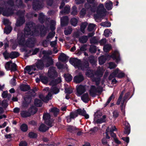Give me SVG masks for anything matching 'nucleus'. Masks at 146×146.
Segmentation results:
<instances>
[{"mask_svg": "<svg viewBox=\"0 0 146 146\" xmlns=\"http://www.w3.org/2000/svg\"><path fill=\"white\" fill-rule=\"evenodd\" d=\"M34 24L31 22H30L26 25L25 29L24 34L19 32L18 34L17 39V45L22 46H27L28 45L33 44L34 43L35 39L33 37L30 38L33 35L38 36L39 35V32L38 29L33 27Z\"/></svg>", "mask_w": 146, "mask_h": 146, "instance_id": "f257e3e1", "label": "nucleus"}, {"mask_svg": "<svg viewBox=\"0 0 146 146\" xmlns=\"http://www.w3.org/2000/svg\"><path fill=\"white\" fill-rule=\"evenodd\" d=\"M85 66L83 68L85 69L84 70H87L86 73V75L88 77H90L93 80L96 82V84L98 85L100 80V78L102 77L104 72V70L102 68H98L97 71L94 75L92 71L88 68L89 63L86 62Z\"/></svg>", "mask_w": 146, "mask_h": 146, "instance_id": "f03ea898", "label": "nucleus"}, {"mask_svg": "<svg viewBox=\"0 0 146 146\" xmlns=\"http://www.w3.org/2000/svg\"><path fill=\"white\" fill-rule=\"evenodd\" d=\"M124 92V91H123L121 92L118 99L116 104L117 105H119L121 104V110L123 112V115H125V112L124 110L126 103L125 100L127 99L128 96L129 94V93L128 92L126 93L125 96L123 98V96Z\"/></svg>", "mask_w": 146, "mask_h": 146, "instance_id": "7ed1b4c3", "label": "nucleus"}, {"mask_svg": "<svg viewBox=\"0 0 146 146\" xmlns=\"http://www.w3.org/2000/svg\"><path fill=\"white\" fill-rule=\"evenodd\" d=\"M94 116L93 122L95 124H100L105 121L106 116H102V113L100 112L95 113Z\"/></svg>", "mask_w": 146, "mask_h": 146, "instance_id": "20e7f679", "label": "nucleus"}, {"mask_svg": "<svg viewBox=\"0 0 146 146\" xmlns=\"http://www.w3.org/2000/svg\"><path fill=\"white\" fill-rule=\"evenodd\" d=\"M69 62L76 68H78L79 69H81L82 70L85 69L83 68L85 66L86 63H84L82 65H81L80 61L77 58H71L69 60Z\"/></svg>", "mask_w": 146, "mask_h": 146, "instance_id": "39448f33", "label": "nucleus"}, {"mask_svg": "<svg viewBox=\"0 0 146 146\" xmlns=\"http://www.w3.org/2000/svg\"><path fill=\"white\" fill-rule=\"evenodd\" d=\"M78 114L84 116L86 119L89 118V115L86 113V112L84 110V109L83 110L79 109L77 110L76 112L71 113L70 116L72 119H74L78 116Z\"/></svg>", "mask_w": 146, "mask_h": 146, "instance_id": "423d86ee", "label": "nucleus"}, {"mask_svg": "<svg viewBox=\"0 0 146 146\" xmlns=\"http://www.w3.org/2000/svg\"><path fill=\"white\" fill-rule=\"evenodd\" d=\"M61 82V79L60 77H59L57 79L52 80L50 82L49 84L52 86L51 89V92H52L54 94H56L59 92V89L56 87H54V86L60 83Z\"/></svg>", "mask_w": 146, "mask_h": 146, "instance_id": "0eeeda50", "label": "nucleus"}, {"mask_svg": "<svg viewBox=\"0 0 146 146\" xmlns=\"http://www.w3.org/2000/svg\"><path fill=\"white\" fill-rule=\"evenodd\" d=\"M96 12L97 14L95 15V17L96 18L102 17L104 15L106 12L103 4H100L97 8Z\"/></svg>", "mask_w": 146, "mask_h": 146, "instance_id": "6e6552de", "label": "nucleus"}, {"mask_svg": "<svg viewBox=\"0 0 146 146\" xmlns=\"http://www.w3.org/2000/svg\"><path fill=\"white\" fill-rule=\"evenodd\" d=\"M3 55L5 59H7L9 58L12 59L17 58L19 56V53L17 52L13 51L11 52L10 53L8 52L7 51L4 52Z\"/></svg>", "mask_w": 146, "mask_h": 146, "instance_id": "1a4fd4ad", "label": "nucleus"}, {"mask_svg": "<svg viewBox=\"0 0 146 146\" xmlns=\"http://www.w3.org/2000/svg\"><path fill=\"white\" fill-rule=\"evenodd\" d=\"M102 88L101 87L96 88L94 86H91L89 90L90 94L92 96H95L98 93L101 92L102 91Z\"/></svg>", "mask_w": 146, "mask_h": 146, "instance_id": "9d476101", "label": "nucleus"}, {"mask_svg": "<svg viewBox=\"0 0 146 146\" xmlns=\"http://www.w3.org/2000/svg\"><path fill=\"white\" fill-rule=\"evenodd\" d=\"M43 90L46 91H48L49 92L48 95L46 97H45L42 94H40L39 96V97L42 101L44 102H46L51 98L52 95L51 90H49V88L48 87H46L44 88L43 89Z\"/></svg>", "mask_w": 146, "mask_h": 146, "instance_id": "9b49d317", "label": "nucleus"}, {"mask_svg": "<svg viewBox=\"0 0 146 146\" xmlns=\"http://www.w3.org/2000/svg\"><path fill=\"white\" fill-rule=\"evenodd\" d=\"M5 68L7 70H16V65L11 60L5 63Z\"/></svg>", "mask_w": 146, "mask_h": 146, "instance_id": "f8f14e48", "label": "nucleus"}, {"mask_svg": "<svg viewBox=\"0 0 146 146\" xmlns=\"http://www.w3.org/2000/svg\"><path fill=\"white\" fill-rule=\"evenodd\" d=\"M94 0H87L88 3L85 5V7L88 9H89L92 12H94L96 10V7L93 4Z\"/></svg>", "mask_w": 146, "mask_h": 146, "instance_id": "ddd939ff", "label": "nucleus"}, {"mask_svg": "<svg viewBox=\"0 0 146 146\" xmlns=\"http://www.w3.org/2000/svg\"><path fill=\"white\" fill-rule=\"evenodd\" d=\"M50 115L48 113H45L43 116V119L45 120L46 123L50 127L53 125V121L50 119Z\"/></svg>", "mask_w": 146, "mask_h": 146, "instance_id": "4468645a", "label": "nucleus"}, {"mask_svg": "<svg viewBox=\"0 0 146 146\" xmlns=\"http://www.w3.org/2000/svg\"><path fill=\"white\" fill-rule=\"evenodd\" d=\"M55 69V68L53 67L49 68L47 74L49 78L52 79L56 77L57 73Z\"/></svg>", "mask_w": 146, "mask_h": 146, "instance_id": "2eb2a0df", "label": "nucleus"}, {"mask_svg": "<svg viewBox=\"0 0 146 146\" xmlns=\"http://www.w3.org/2000/svg\"><path fill=\"white\" fill-rule=\"evenodd\" d=\"M36 70L37 69L35 65L31 66H27L25 68L24 72L25 73H27L31 75L34 73V71Z\"/></svg>", "mask_w": 146, "mask_h": 146, "instance_id": "dca6fc26", "label": "nucleus"}, {"mask_svg": "<svg viewBox=\"0 0 146 146\" xmlns=\"http://www.w3.org/2000/svg\"><path fill=\"white\" fill-rule=\"evenodd\" d=\"M87 86H85L80 85L76 87V90L77 93V95L79 96L84 92L86 89Z\"/></svg>", "mask_w": 146, "mask_h": 146, "instance_id": "f3484780", "label": "nucleus"}, {"mask_svg": "<svg viewBox=\"0 0 146 146\" xmlns=\"http://www.w3.org/2000/svg\"><path fill=\"white\" fill-rule=\"evenodd\" d=\"M30 47L31 46H20V50L21 52H24V56L25 57L29 56Z\"/></svg>", "mask_w": 146, "mask_h": 146, "instance_id": "a211bd4d", "label": "nucleus"}, {"mask_svg": "<svg viewBox=\"0 0 146 146\" xmlns=\"http://www.w3.org/2000/svg\"><path fill=\"white\" fill-rule=\"evenodd\" d=\"M17 14L18 15H21V17H20L19 19H18L16 23V25L17 26H20L23 24L25 21V19L23 17V13H21L20 11L18 12Z\"/></svg>", "mask_w": 146, "mask_h": 146, "instance_id": "6ab92c4d", "label": "nucleus"}, {"mask_svg": "<svg viewBox=\"0 0 146 146\" xmlns=\"http://www.w3.org/2000/svg\"><path fill=\"white\" fill-rule=\"evenodd\" d=\"M111 57L113 60H115L116 62L118 63L120 60V58L119 57V54L118 51L117 50L114 51Z\"/></svg>", "mask_w": 146, "mask_h": 146, "instance_id": "aec40b11", "label": "nucleus"}, {"mask_svg": "<svg viewBox=\"0 0 146 146\" xmlns=\"http://www.w3.org/2000/svg\"><path fill=\"white\" fill-rule=\"evenodd\" d=\"M42 5L39 0H36L34 2L33 5V9L35 10L42 8Z\"/></svg>", "mask_w": 146, "mask_h": 146, "instance_id": "412c9836", "label": "nucleus"}, {"mask_svg": "<svg viewBox=\"0 0 146 146\" xmlns=\"http://www.w3.org/2000/svg\"><path fill=\"white\" fill-rule=\"evenodd\" d=\"M30 49L29 56L36 54L39 50V48H35L33 46L30 47Z\"/></svg>", "mask_w": 146, "mask_h": 146, "instance_id": "4be33fe9", "label": "nucleus"}, {"mask_svg": "<svg viewBox=\"0 0 146 146\" xmlns=\"http://www.w3.org/2000/svg\"><path fill=\"white\" fill-rule=\"evenodd\" d=\"M84 79V78L82 75L81 73L76 76L74 78V80L76 83H79Z\"/></svg>", "mask_w": 146, "mask_h": 146, "instance_id": "5701e85b", "label": "nucleus"}, {"mask_svg": "<svg viewBox=\"0 0 146 146\" xmlns=\"http://www.w3.org/2000/svg\"><path fill=\"white\" fill-rule=\"evenodd\" d=\"M35 65L36 68H37L38 69L40 70L42 69L44 66L43 61L42 60H38L36 63Z\"/></svg>", "mask_w": 146, "mask_h": 146, "instance_id": "b1692460", "label": "nucleus"}, {"mask_svg": "<svg viewBox=\"0 0 146 146\" xmlns=\"http://www.w3.org/2000/svg\"><path fill=\"white\" fill-rule=\"evenodd\" d=\"M119 69L118 68H117L111 74L109 77V80H111L113 78L115 77H118V75L119 73Z\"/></svg>", "mask_w": 146, "mask_h": 146, "instance_id": "393cba45", "label": "nucleus"}, {"mask_svg": "<svg viewBox=\"0 0 146 146\" xmlns=\"http://www.w3.org/2000/svg\"><path fill=\"white\" fill-rule=\"evenodd\" d=\"M24 101L22 104V106L24 107H26L31 102V98L30 96H27L24 98Z\"/></svg>", "mask_w": 146, "mask_h": 146, "instance_id": "a878e982", "label": "nucleus"}, {"mask_svg": "<svg viewBox=\"0 0 146 146\" xmlns=\"http://www.w3.org/2000/svg\"><path fill=\"white\" fill-rule=\"evenodd\" d=\"M68 18L66 16L61 18V26H64L67 25L68 23Z\"/></svg>", "mask_w": 146, "mask_h": 146, "instance_id": "bb28decb", "label": "nucleus"}, {"mask_svg": "<svg viewBox=\"0 0 146 146\" xmlns=\"http://www.w3.org/2000/svg\"><path fill=\"white\" fill-rule=\"evenodd\" d=\"M81 99L84 102H88L90 100L88 94V93L84 94L81 97Z\"/></svg>", "mask_w": 146, "mask_h": 146, "instance_id": "cd10ccee", "label": "nucleus"}, {"mask_svg": "<svg viewBox=\"0 0 146 146\" xmlns=\"http://www.w3.org/2000/svg\"><path fill=\"white\" fill-rule=\"evenodd\" d=\"M125 131L124 132L125 134L128 135L130 133V125L129 124L127 123H125Z\"/></svg>", "mask_w": 146, "mask_h": 146, "instance_id": "c85d7f7f", "label": "nucleus"}, {"mask_svg": "<svg viewBox=\"0 0 146 146\" xmlns=\"http://www.w3.org/2000/svg\"><path fill=\"white\" fill-rule=\"evenodd\" d=\"M58 59L62 62H65L68 59V58L65 54L62 53L60 54Z\"/></svg>", "mask_w": 146, "mask_h": 146, "instance_id": "c756f323", "label": "nucleus"}, {"mask_svg": "<svg viewBox=\"0 0 146 146\" xmlns=\"http://www.w3.org/2000/svg\"><path fill=\"white\" fill-rule=\"evenodd\" d=\"M49 127H46L43 124H42L39 128V130L41 132H45L48 130Z\"/></svg>", "mask_w": 146, "mask_h": 146, "instance_id": "7c9ffc66", "label": "nucleus"}, {"mask_svg": "<svg viewBox=\"0 0 146 146\" xmlns=\"http://www.w3.org/2000/svg\"><path fill=\"white\" fill-rule=\"evenodd\" d=\"M105 5L106 8L108 10H110L112 8V3L110 1L106 2Z\"/></svg>", "mask_w": 146, "mask_h": 146, "instance_id": "2f4dec72", "label": "nucleus"}, {"mask_svg": "<svg viewBox=\"0 0 146 146\" xmlns=\"http://www.w3.org/2000/svg\"><path fill=\"white\" fill-rule=\"evenodd\" d=\"M88 39V37L86 36H81L79 38V41L80 42L82 43H86Z\"/></svg>", "mask_w": 146, "mask_h": 146, "instance_id": "473e14b6", "label": "nucleus"}, {"mask_svg": "<svg viewBox=\"0 0 146 146\" xmlns=\"http://www.w3.org/2000/svg\"><path fill=\"white\" fill-rule=\"evenodd\" d=\"M106 59V56H102L99 58V63L100 65L104 64Z\"/></svg>", "mask_w": 146, "mask_h": 146, "instance_id": "72a5a7b5", "label": "nucleus"}, {"mask_svg": "<svg viewBox=\"0 0 146 146\" xmlns=\"http://www.w3.org/2000/svg\"><path fill=\"white\" fill-rule=\"evenodd\" d=\"M40 78L41 82L44 84H46L47 83L48 81L49 80V78L44 76H40Z\"/></svg>", "mask_w": 146, "mask_h": 146, "instance_id": "f704fd0d", "label": "nucleus"}, {"mask_svg": "<svg viewBox=\"0 0 146 146\" xmlns=\"http://www.w3.org/2000/svg\"><path fill=\"white\" fill-rule=\"evenodd\" d=\"M70 8L69 6H66L64 8V11H60V15H62L64 14L68 13L70 11Z\"/></svg>", "mask_w": 146, "mask_h": 146, "instance_id": "c9c22d12", "label": "nucleus"}, {"mask_svg": "<svg viewBox=\"0 0 146 146\" xmlns=\"http://www.w3.org/2000/svg\"><path fill=\"white\" fill-rule=\"evenodd\" d=\"M112 33V30L110 29H107L105 30L104 35L106 37H108Z\"/></svg>", "mask_w": 146, "mask_h": 146, "instance_id": "e433bc0d", "label": "nucleus"}, {"mask_svg": "<svg viewBox=\"0 0 146 146\" xmlns=\"http://www.w3.org/2000/svg\"><path fill=\"white\" fill-rule=\"evenodd\" d=\"M72 30V28L70 27H68L67 28H65L64 33L65 35H68L70 34Z\"/></svg>", "mask_w": 146, "mask_h": 146, "instance_id": "4c0bfd02", "label": "nucleus"}, {"mask_svg": "<svg viewBox=\"0 0 146 146\" xmlns=\"http://www.w3.org/2000/svg\"><path fill=\"white\" fill-rule=\"evenodd\" d=\"M37 108L35 106L32 107L29 110V112L30 114H34L36 113L37 111Z\"/></svg>", "mask_w": 146, "mask_h": 146, "instance_id": "58836bf2", "label": "nucleus"}, {"mask_svg": "<svg viewBox=\"0 0 146 146\" xmlns=\"http://www.w3.org/2000/svg\"><path fill=\"white\" fill-rule=\"evenodd\" d=\"M42 53L43 55V57L44 58H46V57H47L48 56L51 54L52 53V52L51 51H46L44 50L43 51Z\"/></svg>", "mask_w": 146, "mask_h": 146, "instance_id": "ea45409f", "label": "nucleus"}, {"mask_svg": "<svg viewBox=\"0 0 146 146\" xmlns=\"http://www.w3.org/2000/svg\"><path fill=\"white\" fill-rule=\"evenodd\" d=\"M110 132L111 136L113 137L115 142L118 144H120L121 143V142L116 138V135L114 133H113V132Z\"/></svg>", "mask_w": 146, "mask_h": 146, "instance_id": "a19ab883", "label": "nucleus"}, {"mask_svg": "<svg viewBox=\"0 0 146 146\" xmlns=\"http://www.w3.org/2000/svg\"><path fill=\"white\" fill-rule=\"evenodd\" d=\"M49 110L50 112H53L55 116H56L57 115L59 112V109L57 108H52Z\"/></svg>", "mask_w": 146, "mask_h": 146, "instance_id": "79ce46f5", "label": "nucleus"}, {"mask_svg": "<svg viewBox=\"0 0 146 146\" xmlns=\"http://www.w3.org/2000/svg\"><path fill=\"white\" fill-rule=\"evenodd\" d=\"M65 79L67 82H69L72 79V76L69 74H66L64 75Z\"/></svg>", "mask_w": 146, "mask_h": 146, "instance_id": "37998d69", "label": "nucleus"}, {"mask_svg": "<svg viewBox=\"0 0 146 146\" xmlns=\"http://www.w3.org/2000/svg\"><path fill=\"white\" fill-rule=\"evenodd\" d=\"M20 129L23 131L26 132L28 130V126L26 124H23L21 126Z\"/></svg>", "mask_w": 146, "mask_h": 146, "instance_id": "c03bdc74", "label": "nucleus"}, {"mask_svg": "<svg viewBox=\"0 0 146 146\" xmlns=\"http://www.w3.org/2000/svg\"><path fill=\"white\" fill-rule=\"evenodd\" d=\"M88 23H87L85 22L82 24L81 26V31L83 33H84L85 31L84 29L87 25Z\"/></svg>", "mask_w": 146, "mask_h": 146, "instance_id": "a18cd8bd", "label": "nucleus"}, {"mask_svg": "<svg viewBox=\"0 0 146 146\" xmlns=\"http://www.w3.org/2000/svg\"><path fill=\"white\" fill-rule=\"evenodd\" d=\"M35 104L36 106L40 107L42 105V102L40 100L38 99H36L35 100Z\"/></svg>", "mask_w": 146, "mask_h": 146, "instance_id": "49530a36", "label": "nucleus"}, {"mask_svg": "<svg viewBox=\"0 0 146 146\" xmlns=\"http://www.w3.org/2000/svg\"><path fill=\"white\" fill-rule=\"evenodd\" d=\"M12 30L11 27L10 26H8L5 28L4 30V32L6 34H8L10 33Z\"/></svg>", "mask_w": 146, "mask_h": 146, "instance_id": "de8ad7c7", "label": "nucleus"}, {"mask_svg": "<svg viewBox=\"0 0 146 146\" xmlns=\"http://www.w3.org/2000/svg\"><path fill=\"white\" fill-rule=\"evenodd\" d=\"M21 115L23 117H26L30 116L31 115L29 112L25 111H22Z\"/></svg>", "mask_w": 146, "mask_h": 146, "instance_id": "09e8293b", "label": "nucleus"}, {"mask_svg": "<svg viewBox=\"0 0 146 146\" xmlns=\"http://www.w3.org/2000/svg\"><path fill=\"white\" fill-rule=\"evenodd\" d=\"M46 29L44 26L42 27L41 29H40V33L41 36H44L46 33Z\"/></svg>", "mask_w": 146, "mask_h": 146, "instance_id": "8fccbe9b", "label": "nucleus"}, {"mask_svg": "<svg viewBox=\"0 0 146 146\" xmlns=\"http://www.w3.org/2000/svg\"><path fill=\"white\" fill-rule=\"evenodd\" d=\"M70 22L72 25L75 26L77 24L78 20L75 18H73L71 19Z\"/></svg>", "mask_w": 146, "mask_h": 146, "instance_id": "3c124183", "label": "nucleus"}, {"mask_svg": "<svg viewBox=\"0 0 146 146\" xmlns=\"http://www.w3.org/2000/svg\"><path fill=\"white\" fill-rule=\"evenodd\" d=\"M95 29V25L94 24H91L89 25L88 27V30L90 31H92Z\"/></svg>", "mask_w": 146, "mask_h": 146, "instance_id": "603ef678", "label": "nucleus"}, {"mask_svg": "<svg viewBox=\"0 0 146 146\" xmlns=\"http://www.w3.org/2000/svg\"><path fill=\"white\" fill-rule=\"evenodd\" d=\"M76 129V127L69 125L68 127L67 130L71 132H74Z\"/></svg>", "mask_w": 146, "mask_h": 146, "instance_id": "864d4df0", "label": "nucleus"}, {"mask_svg": "<svg viewBox=\"0 0 146 146\" xmlns=\"http://www.w3.org/2000/svg\"><path fill=\"white\" fill-rule=\"evenodd\" d=\"M21 90L23 91H26L28 90L29 87L28 85H21L20 87Z\"/></svg>", "mask_w": 146, "mask_h": 146, "instance_id": "5fc2aeb1", "label": "nucleus"}, {"mask_svg": "<svg viewBox=\"0 0 146 146\" xmlns=\"http://www.w3.org/2000/svg\"><path fill=\"white\" fill-rule=\"evenodd\" d=\"M98 39L96 37H94L91 38L90 40L91 43L96 44L98 42Z\"/></svg>", "mask_w": 146, "mask_h": 146, "instance_id": "6e6d98bb", "label": "nucleus"}, {"mask_svg": "<svg viewBox=\"0 0 146 146\" xmlns=\"http://www.w3.org/2000/svg\"><path fill=\"white\" fill-rule=\"evenodd\" d=\"M100 25L104 27H110L111 24L110 22H105L101 23Z\"/></svg>", "mask_w": 146, "mask_h": 146, "instance_id": "4d7b16f0", "label": "nucleus"}, {"mask_svg": "<svg viewBox=\"0 0 146 146\" xmlns=\"http://www.w3.org/2000/svg\"><path fill=\"white\" fill-rule=\"evenodd\" d=\"M59 144V143L58 144H54L53 143H52L50 144H41L39 145V146H56Z\"/></svg>", "mask_w": 146, "mask_h": 146, "instance_id": "13d9d810", "label": "nucleus"}, {"mask_svg": "<svg viewBox=\"0 0 146 146\" xmlns=\"http://www.w3.org/2000/svg\"><path fill=\"white\" fill-rule=\"evenodd\" d=\"M65 93L69 94L72 92L73 90L71 88H65Z\"/></svg>", "mask_w": 146, "mask_h": 146, "instance_id": "bf43d9fd", "label": "nucleus"}, {"mask_svg": "<svg viewBox=\"0 0 146 146\" xmlns=\"http://www.w3.org/2000/svg\"><path fill=\"white\" fill-rule=\"evenodd\" d=\"M114 96L113 95V94H112V95L108 99L106 104H105V106H107L110 103L111 100L114 98Z\"/></svg>", "mask_w": 146, "mask_h": 146, "instance_id": "052dcab7", "label": "nucleus"}, {"mask_svg": "<svg viewBox=\"0 0 146 146\" xmlns=\"http://www.w3.org/2000/svg\"><path fill=\"white\" fill-rule=\"evenodd\" d=\"M45 16L43 13H40L39 14V17L38 18L39 20L41 22H43V20H44L45 18Z\"/></svg>", "mask_w": 146, "mask_h": 146, "instance_id": "680f3d73", "label": "nucleus"}, {"mask_svg": "<svg viewBox=\"0 0 146 146\" xmlns=\"http://www.w3.org/2000/svg\"><path fill=\"white\" fill-rule=\"evenodd\" d=\"M7 105V101L5 100L3 101L1 104H0V106H1L3 108H6Z\"/></svg>", "mask_w": 146, "mask_h": 146, "instance_id": "e2e57ef3", "label": "nucleus"}, {"mask_svg": "<svg viewBox=\"0 0 146 146\" xmlns=\"http://www.w3.org/2000/svg\"><path fill=\"white\" fill-rule=\"evenodd\" d=\"M53 64V61L52 59L50 58L49 60L48 61L47 64H46V67H48L50 65H52Z\"/></svg>", "mask_w": 146, "mask_h": 146, "instance_id": "0e129e2a", "label": "nucleus"}, {"mask_svg": "<svg viewBox=\"0 0 146 146\" xmlns=\"http://www.w3.org/2000/svg\"><path fill=\"white\" fill-rule=\"evenodd\" d=\"M29 135L31 138H35L37 137V134L32 132H30L29 134Z\"/></svg>", "mask_w": 146, "mask_h": 146, "instance_id": "69168bd1", "label": "nucleus"}, {"mask_svg": "<svg viewBox=\"0 0 146 146\" xmlns=\"http://www.w3.org/2000/svg\"><path fill=\"white\" fill-rule=\"evenodd\" d=\"M89 50L91 53L95 52L96 50V46H91Z\"/></svg>", "mask_w": 146, "mask_h": 146, "instance_id": "338daca9", "label": "nucleus"}, {"mask_svg": "<svg viewBox=\"0 0 146 146\" xmlns=\"http://www.w3.org/2000/svg\"><path fill=\"white\" fill-rule=\"evenodd\" d=\"M90 62L92 64H95L96 61L94 57L93 56H90Z\"/></svg>", "mask_w": 146, "mask_h": 146, "instance_id": "774afa93", "label": "nucleus"}]
</instances>
